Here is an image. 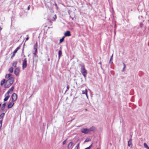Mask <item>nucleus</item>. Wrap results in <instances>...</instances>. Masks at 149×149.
<instances>
[{
	"instance_id": "obj_20",
	"label": "nucleus",
	"mask_w": 149,
	"mask_h": 149,
	"mask_svg": "<svg viewBox=\"0 0 149 149\" xmlns=\"http://www.w3.org/2000/svg\"><path fill=\"white\" fill-rule=\"evenodd\" d=\"M5 115L4 113H2L0 115V119L3 118Z\"/></svg>"
},
{
	"instance_id": "obj_30",
	"label": "nucleus",
	"mask_w": 149,
	"mask_h": 149,
	"mask_svg": "<svg viewBox=\"0 0 149 149\" xmlns=\"http://www.w3.org/2000/svg\"><path fill=\"white\" fill-rule=\"evenodd\" d=\"M90 140H91V139H90L89 138H87L85 140L84 142H88V141H90Z\"/></svg>"
},
{
	"instance_id": "obj_26",
	"label": "nucleus",
	"mask_w": 149,
	"mask_h": 149,
	"mask_svg": "<svg viewBox=\"0 0 149 149\" xmlns=\"http://www.w3.org/2000/svg\"><path fill=\"white\" fill-rule=\"evenodd\" d=\"M79 143H78L77 145L75 147L74 149H79Z\"/></svg>"
},
{
	"instance_id": "obj_15",
	"label": "nucleus",
	"mask_w": 149,
	"mask_h": 149,
	"mask_svg": "<svg viewBox=\"0 0 149 149\" xmlns=\"http://www.w3.org/2000/svg\"><path fill=\"white\" fill-rule=\"evenodd\" d=\"M89 130L93 132H94L95 131V128L93 126L91 127Z\"/></svg>"
},
{
	"instance_id": "obj_39",
	"label": "nucleus",
	"mask_w": 149,
	"mask_h": 149,
	"mask_svg": "<svg viewBox=\"0 0 149 149\" xmlns=\"http://www.w3.org/2000/svg\"><path fill=\"white\" fill-rule=\"evenodd\" d=\"M30 5H29V6H28V8H27V9H28V10H29V9H30Z\"/></svg>"
},
{
	"instance_id": "obj_47",
	"label": "nucleus",
	"mask_w": 149,
	"mask_h": 149,
	"mask_svg": "<svg viewBox=\"0 0 149 149\" xmlns=\"http://www.w3.org/2000/svg\"><path fill=\"white\" fill-rule=\"evenodd\" d=\"M2 29V28H1V27H0V31H1V30Z\"/></svg>"
},
{
	"instance_id": "obj_29",
	"label": "nucleus",
	"mask_w": 149,
	"mask_h": 149,
	"mask_svg": "<svg viewBox=\"0 0 149 149\" xmlns=\"http://www.w3.org/2000/svg\"><path fill=\"white\" fill-rule=\"evenodd\" d=\"M7 74L8 76L10 78L11 77H14L13 76V75H12L11 74L9 73V74Z\"/></svg>"
},
{
	"instance_id": "obj_7",
	"label": "nucleus",
	"mask_w": 149,
	"mask_h": 149,
	"mask_svg": "<svg viewBox=\"0 0 149 149\" xmlns=\"http://www.w3.org/2000/svg\"><path fill=\"white\" fill-rule=\"evenodd\" d=\"M14 103L13 102H10L8 104L7 108L8 109H9L10 108H11L14 105Z\"/></svg>"
},
{
	"instance_id": "obj_10",
	"label": "nucleus",
	"mask_w": 149,
	"mask_h": 149,
	"mask_svg": "<svg viewBox=\"0 0 149 149\" xmlns=\"http://www.w3.org/2000/svg\"><path fill=\"white\" fill-rule=\"evenodd\" d=\"M73 143L72 142H70L68 144V149H72V145H73Z\"/></svg>"
},
{
	"instance_id": "obj_27",
	"label": "nucleus",
	"mask_w": 149,
	"mask_h": 149,
	"mask_svg": "<svg viewBox=\"0 0 149 149\" xmlns=\"http://www.w3.org/2000/svg\"><path fill=\"white\" fill-rule=\"evenodd\" d=\"M143 146L145 148H147V149H148L149 148V147L148 146L147 144L146 143H144Z\"/></svg>"
},
{
	"instance_id": "obj_24",
	"label": "nucleus",
	"mask_w": 149,
	"mask_h": 149,
	"mask_svg": "<svg viewBox=\"0 0 149 149\" xmlns=\"http://www.w3.org/2000/svg\"><path fill=\"white\" fill-rule=\"evenodd\" d=\"M62 54V51L61 50H59L58 52V57L59 58L61 56Z\"/></svg>"
},
{
	"instance_id": "obj_43",
	"label": "nucleus",
	"mask_w": 149,
	"mask_h": 149,
	"mask_svg": "<svg viewBox=\"0 0 149 149\" xmlns=\"http://www.w3.org/2000/svg\"><path fill=\"white\" fill-rule=\"evenodd\" d=\"M92 144L90 146H89L88 147H89L90 148V149L91 147V146H92Z\"/></svg>"
},
{
	"instance_id": "obj_49",
	"label": "nucleus",
	"mask_w": 149,
	"mask_h": 149,
	"mask_svg": "<svg viewBox=\"0 0 149 149\" xmlns=\"http://www.w3.org/2000/svg\"><path fill=\"white\" fill-rule=\"evenodd\" d=\"M85 110L86 111H87V109H85Z\"/></svg>"
},
{
	"instance_id": "obj_1",
	"label": "nucleus",
	"mask_w": 149,
	"mask_h": 149,
	"mask_svg": "<svg viewBox=\"0 0 149 149\" xmlns=\"http://www.w3.org/2000/svg\"><path fill=\"white\" fill-rule=\"evenodd\" d=\"M14 77H11L8 79L6 81L5 84L3 86L5 88H9L13 83L14 82Z\"/></svg>"
},
{
	"instance_id": "obj_14",
	"label": "nucleus",
	"mask_w": 149,
	"mask_h": 149,
	"mask_svg": "<svg viewBox=\"0 0 149 149\" xmlns=\"http://www.w3.org/2000/svg\"><path fill=\"white\" fill-rule=\"evenodd\" d=\"M82 94H85L86 96L88 98V95H87V90L86 89L85 91H82Z\"/></svg>"
},
{
	"instance_id": "obj_18",
	"label": "nucleus",
	"mask_w": 149,
	"mask_h": 149,
	"mask_svg": "<svg viewBox=\"0 0 149 149\" xmlns=\"http://www.w3.org/2000/svg\"><path fill=\"white\" fill-rule=\"evenodd\" d=\"M113 56V54H112V55L111 56V57L110 59V61H109V63L110 64H111L113 63V62H112Z\"/></svg>"
},
{
	"instance_id": "obj_9",
	"label": "nucleus",
	"mask_w": 149,
	"mask_h": 149,
	"mask_svg": "<svg viewBox=\"0 0 149 149\" xmlns=\"http://www.w3.org/2000/svg\"><path fill=\"white\" fill-rule=\"evenodd\" d=\"M64 35L65 36H71V34H70V32L69 31H67L65 33H64Z\"/></svg>"
},
{
	"instance_id": "obj_5",
	"label": "nucleus",
	"mask_w": 149,
	"mask_h": 149,
	"mask_svg": "<svg viewBox=\"0 0 149 149\" xmlns=\"http://www.w3.org/2000/svg\"><path fill=\"white\" fill-rule=\"evenodd\" d=\"M89 131V130L87 128H83L81 130V132L82 133L85 134L88 133Z\"/></svg>"
},
{
	"instance_id": "obj_44",
	"label": "nucleus",
	"mask_w": 149,
	"mask_h": 149,
	"mask_svg": "<svg viewBox=\"0 0 149 149\" xmlns=\"http://www.w3.org/2000/svg\"><path fill=\"white\" fill-rule=\"evenodd\" d=\"M84 149H90V148L88 147L86 148H85Z\"/></svg>"
},
{
	"instance_id": "obj_28",
	"label": "nucleus",
	"mask_w": 149,
	"mask_h": 149,
	"mask_svg": "<svg viewBox=\"0 0 149 149\" xmlns=\"http://www.w3.org/2000/svg\"><path fill=\"white\" fill-rule=\"evenodd\" d=\"M14 89V87L13 86H12L11 88L9 90V91L10 92H12L13 91Z\"/></svg>"
},
{
	"instance_id": "obj_51",
	"label": "nucleus",
	"mask_w": 149,
	"mask_h": 149,
	"mask_svg": "<svg viewBox=\"0 0 149 149\" xmlns=\"http://www.w3.org/2000/svg\"><path fill=\"white\" fill-rule=\"evenodd\" d=\"M55 17H54V18H55Z\"/></svg>"
},
{
	"instance_id": "obj_50",
	"label": "nucleus",
	"mask_w": 149,
	"mask_h": 149,
	"mask_svg": "<svg viewBox=\"0 0 149 149\" xmlns=\"http://www.w3.org/2000/svg\"><path fill=\"white\" fill-rule=\"evenodd\" d=\"M97 149H99V148H97Z\"/></svg>"
},
{
	"instance_id": "obj_3",
	"label": "nucleus",
	"mask_w": 149,
	"mask_h": 149,
	"mask_svg": "<svg viewBox=\"0 0 149 149\" xmlns=\"http://www.w3.org/2000/svg\"><path fill=\"white\" fill-rule=\"evenodd\" d=\"M12 101L14 102L16 101L17 99V95L15 93H13L11 96Z\"/></svg>"
},
{
	"instance_id": "obj_33",
	"label": "nucleus",
	"mask_w": 149,
	"mask_h": 149,
	"mask_svg": "<svg viewBox=\"0 0 149 149\" xmlns=\"http://www.w3.org/2000/svg\"><path fill=\"white\" fill-rule=\"evenodd\" d=\"M70 88V86L69 85H68L67 86V89L65 91V92H66L67 91H68Z\"/></svg>"
},
{
	"instance_id": "obj_13",
	"label": "nucleus",
	"mask_w": 149,
	"mask_h": 149,
	"mask_svg": "<svg viewBox=\"0 0 149 149\" xmlns=\"http://www.w3.org/2000/svg\"><path fill=\"white\" fill-rule=\"evenodd\" d=\"M37 48H38V44L37 42V41L36 43H35L34 45V49L36 52L37 51Z\"/></svg>"
},
{
	"instance_id": "obj_36",
	"label": "nucleus",
	"mask_w": 149,
	"mask_h": 149,
	"mask_svg": "<svg viewBox=\"0 0 149 149\" xmlns=\"http://www.w3.org/2000/svg\"><path fill=\"white\" fill-rule=\"evenodd\" d=\"M37 52H36V51H35V52L33 53V54H34L35 56H37Z\"/></svg>"
},
{
	"instance_id": "obj_42",
	"label": "nucleus",
	"mask_w": 149,
	"mask_h": 149,
	"mask_svg": "<svg viewBox=\"0 0 149 149\" xmlns=\"http://www.w3.org/2000/svg\"><path fill=\"white\" fill-rule=\"evenodd\" d=\"M70 18H71V19H72V20H73V17H71V15H70Z\"/></svg>"
},
{
	"instance_id": "obj_6",
	"label": "nucleus",
	"mask_w": 149,
	"mask_h": 149,
	"mask_svg": "<svg viewBox=\"0 0 149 149\" xmlns=\"http://www.w3.org/2000/svg\"><path fill=\"white\" fill-rule=\"evenodd\" d=\"M19 69L17 68L15 69L14 70V73L17 76L19 74Z\"/></svg>"
},
{
	"instance_id": "obj_2",
	"label": "nucleus",
	"mask_w": 149,
	"mask_h": 149,
	"mask_svg": "<svg viewBox=\"0 0 149 149\" xmlns=\"http://www.w3.org/2000/svg\"><path fill=\"white\" fill-rule=\"evenodd\" d=\"M81 72L84 77H86L87 74V71L86 70L84 65H83L81 70Z\"/></svg>"
},
{
	"instance_id": "obj_40",
	"label": "nucleus",
	"mask_w": 149,
	"mask_h": 149,
	"mask_svg": "<svg viewBox=\"0 0 149 149\" xmlns=\"http://www.w3.org/2000/svg\"><path fill=\"white\" fill-rule=\"evenodd\" d=\"M29 37H27L26 38L25 41L29 39Z\"/></svg>"
},
{
	"instance_id": "obj_48",
	"label": "nucleus",
	"mask_w": 149,
	"mask_h": 149,
	"mask_svg": "<svg viewBox=\"0 0 149 149\" xmlns=\"http://www.w3.org/2000/svg\"><path fill=\"white\" fill-rule=\"evenodd\" d=\"M54 16H55V18H56V15H54Z\"/></svg>"
},
{
	"instance_id": "obj_45",
	"label": "nucleus",
	"mask_w": 149,
	"mask_h": 149,
	"mask_svg": "<svg viewBox=\"0 0 149 149\" xmlns=\"http://www.w3.org/2000/svg\"><path fill=\"white\" fill-rule=\"evenodd\" d=\"M24 47H23V48L22 49V52H24Z\"/></svg>"
},
{
	"instance_id": "obj_46",
	"label": "nucleus",
	"mask_w": 149,
	"mask_h": 149,
	"mask_svg": "<svg viewBox=\"0 0 149 149\" xmlns=\"http://www.w3.org/2000/svg\"><path fill=\"white\" fill-rule=\"evenodd\" d=\"M50 61V59H49V58H48V61Z\"/></svg>"
},
{
	"instance_id": "obj_34",
	"label": "nucleus",
	"mask_w": 149,
	"mask_h": 149,
	"mask_svg": "<svg viewBox=\"0 0 149 149\" xmlns=\"http://www.w3.org/2000/svg\"><path fill=\"white\" fill-rule=\"evenodd\" d=\"M10 91L8 90L7 92L5 94V96H6L7 95H9V94L10 93Z\"/></svg>"
},
{
	"instance_id": "obj_17",
	"label": "nucleus",
	"mask_w": 149,
	"mask_h": 149,
	"mask_svg": "<svg viewBox=\"0 0 149 149\" xmlns=\"http://www.w3.org/2000/svg\"><path fill=\"white\" fill-rule=\"evenodd\" d=\"M10 95H7L6 97L4 98L3 100L4 101H7L9 97H10Z\"/></svg>"
},
{
	"instance_id": "obj_25",
	"label": "nucleus",
	"mask_w": 149,
	"mask_h": 149,
	"mask_svg": "<svg viewBox=\"0 0 149 149\" xmlns=\"http://www.w3.org/2000/svg\"><path fill=\"white\" fill-rule=\"evenodd\" d=\"M64 38H65V37L63 36L62 37V38L61 39H60V43H61V42H63V41H64Z\"/></svg>"
},
{
	"instance_id": "obj_52",
	"label": "nucleus",
	"mask_w": 149,
	"mask_h": 149,
	"mask_svg": "<svg viewBox=\"0 0 149 149\" xmlns=\"http://www.w3.org/2000/svg\"><path fill=\"white\" fill-rule=\"evenodd\" d=\"M55 17H54V18H55Z\"/></svg>"
},
{
	"instance_id": "obj_53",
	"label": "nucleus",
	"mask_w": 149,
	"mask_h": 149,
	"mask_svg": "<svg viewBox=\"0 0 149 149\" xmlns=\"http://www.w3.org/2000/svg\"><path fill=\"white\" fill-rule=\"evenodd\" d=\"M72 120H71L70 122L72 121Z\"/></svg>"
},
{
	"instance_id": "obj_41",
	"label": "nucleus",
	"mask_w": 149,
	"mask_h": 149,
	"mask_svg": "<svg viewBox=\"0 0 149 149\" xmlns=\"http://www.w3.org/2000/svg\"><path fill=\"white\" fill-rule=\"evenodd\" d=\"M68 13L69 15L70 16V10H68Z\"/></svg>"
},
{
	"instance_id": "obj_21",
	"label": "nucleus",
	"mask_w": 149,
	"mask_h": 149,
	"mask_svg": "<svg viewBox=\"0 0 149 149\" xmlns=\"http://www.w3.org/2000/svg\"><path fill=\"white\" fill-rule=\"evenodd\" d=\"M17 63V61H15L14 62L12 65L14 67H16Z\"/></svg>"
},
{
	"instance_id": "obj_38",
	"label": "nucleus",
	"mask_w": 149,
	"mask_h": 149,
	"mask_svg": "<svg viewBox=\"0 0 149 149\" xmlns=\"http://www.w3.org/2000/svg\"><path fill=\"white\" fill-rule=\"evenodd\" d=\"M66 140H65V141H64L63 142V145H64L65 144V143H66Z\"/></svg>"
},
{
	"instance_id": "obj_31",
	"label": "nucleus",
	"mask_w": 149,
	"mask_h": 149,
	"mask_svg": "<svg viewBox=\"0 0 149 149\" xmlns=\"http://www.w3.org/2000/svg\"><path fill=\"white\" fill-rule=\"evenodd\" d=\"M21 46V45H19V46L17 48H16L15 49V50L17 51L20 49Z\"/></svg>"
},
{
	"instance_id": "obj_4",
	"label": "nucleus",
	"mask_w": 149,
	"mask_h": 149,
	"mask_svg": "<svg viewBox=\"0 0 149 149\" xmlns=\"http://www.w3.org/2000/svg\"><path fill=\"white\" fill-rule=\"evenodd\" d=\"M27 65V59L26 58H25L23 60V63H22V68L23 69H24L25 68H26Z\"/></svg>"
},
{
	"instance_id": "obj_23",
	"label": "nucleus",
	"mask_w": 149,
	"mask_h": 149,
	"mask_svg": "<svg viewBox=\"0 0 149 149\" xmlns=\"http://www.w3.org/2000/svg\"><path fill=\"white\" fill-rule=\"evenodd\" d=\"M3 121V119L0 120V131L1 130V127L2 126V123Z\"/></svg>"
},
{
	"instance_id": "obj_22",
	"label": "nucleus",
	"mask_w": 149,
	"mask_h": 149,
	"mask_svg": "<svg viewBox=\"0 0 149 149\" xmlns=\"http://www.w3.org/2000/svg\"><path fill=\"white\" fill-rule=\"evenodd\" d=\"M17 52V51L16 50H15V49L13 52V54L12 56H11V58L15 56V54Z\"/></svg>"
},
{
	"instance_id": "obj_11",
	"label": "nucleus",
	"mask_w": 149,
	"mask_h": 149,
	"mask_svg": "<svg viewBox=\"0 0 149 149\" xmlns=\"http://www.w3.org/2000/svg\"><path fill=\"white\" fill-rule=\"evenodd\" d=\"M128 145L129 146L132 147V139H130L128 142Z\"/></svg>"
},
{
	"instance_id": "obj_35",
	"label": "nucleus",
	"mask_w": 149,
	"mask_h": 149,
	"mask_svg": "<svg viewBox=\"0 0 149 149\" xmlns=\"http://www.w3.org/2000/svg\"><path fill=\"white\" fill-rule=\"evenodd\" d=\"M5 77L6 79H8L10 78V77H9L8 76V74H6V75Z\"/></svg>"
},
{
	"instance_id": "obj_32",
	"label": "nucleus",
	"mask_w": 149,
	"mask_h": 149,
	"mask_svg": "<svg viewBox=\"0 0 149 149\" xmlns=\"http://www.w3.org/2000/svg\"><path fill=\"white\" fill-rule=\"evenodd\" d=\"M123 65H124V67H123V71L125 69V67H126V65H125V64L124 63H123Z\"/></svg>"
},
{
	"instance_id": "obj_12",
	"label": "nucleus",
	"mask_w": 149,
	"mask_h": 149,
	"mask_svg": "<svg viewBox=\"0 0 149 149\" xmlns=\"http://www.w3.org/2000/svg\"><path fill=\"white\" fill-rule=\"evenodd\" d=\"M6 103L5 102L3 104L1 108V110L3 111L4 110L6 107Z\"/></svg>"
},
{
	"instance_id": "obj_19",
	"label": "nucleus",
	"mask_w": 149,
	"mask_h": 149,
	"mask_svg": "<svg viewBox=\"0 0 149 149\" xmlns=\"http://www.w3.org/2000/svg\"><path fill=\"white\" fill-rule=\"evenodd\" d=\"M8 71L10 73H12L13 71V67H11L9 70Z\"/></svg>"
},
{
	"instance_id": "obj_16",
	"label": "nucleus",
	"mask_w": 149,
	"mask_h": 149,
	"mask_svg": "<svg viewBox=\"0 0 149 149\" xmlns=\"http://www.w3.org/2000/svg\"><path fill=\"white\" fill-rule=\"evenodd\" d=\"M6 79H3L1 81V83H0V84H1V86H2L3 85V84L4 83H6Z\"/></svg>"
},
{
	"instance_id": "obj_8",
	"label": "nucleus",
	"mask_w": 149,
	"mask_h": 149,
	"mask_svg": "<svg viewBox=\"0 0 149 149\" xmlns=\"http://www.w3.org/2000/svg\"><path fill=\"white\" fill-rule=\"evenodd\" d=\"M50 3L51 4L52 6L53 5H55V6L56 7V8L57 9L58 8V7L57 6V4L54 1H50Z\"/></svg>"
},
{
	"instance_id": "obj_37",
	"label": "nucleus",
	"mask_w": 149,
	"mask_h": 149,
	"mask_svg": "<svg viewBox=\"0 0 149 149\" xmlns=\"http://www.w3.org/2000/svg\"><path fill=\"white\" fill-rule=\"evenodd\" d=\"M99 64H100V67L101 68H102V63H101V61H100L99 63Z\"/></svg>"
}]
</instances>
